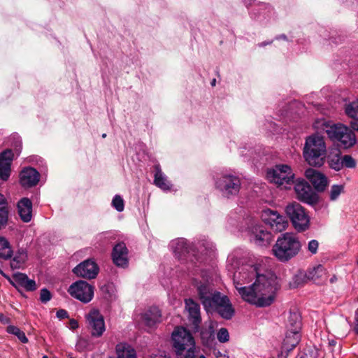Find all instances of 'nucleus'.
Masks as SVG:
<instances>
[{"instance_id":"1","label":"nucleus","mask_w":358,"mask_h":358,"mask_svg":"<svg viewBox=\"0 0 358 358\" xmlns=\"http://www.w3.org/2000/svg\"><path fill=\"white\" fill-rule=\"evenodd\" d=\"M252 278L256 277L255 282L248 287L242 286L239 279L241 273L234 274V283L236 289L241 298L249 303L258 307L270 306L275 300V293L278 289L276 278L274 275L259 274L257 268H252Z\"/></svg>"},{"instance_id":"2","label":"nucleus","mask_w":358,"mask_h":358,"mask_svg":"<svg viewBox=\"0 0 358 358\" xmlns=\"http://www.w3.org/2000/svg\"><path fill=\"white\" fill-rule=\"evenodd\" d=\"M192 285L196 287L199 299L207 312L215 311L225 319L230 320L235 313L229 299L213 289L206 282L193 279Z\"/></svg>"},{"instance_id":"3","label":"nucleus","mask_w":358,"mask_h":358,"mask_svg":"<svg viewBox=\"0 0 358 358\" xmlns=\"http://www.w3.org/2000/svg\"><path fill=\"white\" fill-rule=\"evenodd\" d=\"M303 156L310 166H322L324 164L327 157L324 138L318 134L308 136L303 149Z\"/></svg>"},{"instance_id":"4","label":"nucleus","mask_w":358,"mask_h":358,"mask_svg":"<svg viewBox=\"0 0 358 358\" xmlns=\"http://www.w3.org/2000/svg\"><path fill=\"white\" fill-rule=\"evenodd\" d=\"M301 248V245L298 237L293 233L286 232L278 238L272 252L279 261L286 262L296 257Z\"/></svg>"},{"instance_id":"5","label":"nucleus","mask_w":358,"mask_h":358,"mask_svg":"<svg viewBox=\"0 0 358 358\" xmlns=\"http://www.w3.org/2000/svg\"><path fill=\"white\" fill-rule=\"evenodd\" d=\"M171 338L173 349L178 356L184 357L187 355L189 357L193 355V351L196 350L195 341L189 331L178 327L173 331Z\"/></svg>"},{"instance_id":"6","label":"nucleus","mask_w":358,"mask_h":358,"mask_svg":"<svg viewBox=\"0 0 358 358\" xmlns=\"http://www.w3.org/2000/svg\"><path fill=\"white\" fill-rule=\"evenodd\" d=\"M285 212L293 227L298 232H303L310 228V217L306 209L299 203H289L286 206Z\"/></svg>"},{"instance_id":"7","label":"nucleus","mask_w":358,"mask_h":358,"mask_svg":"<svg viewBox=\"0 0 358 358\" xmlns=\"http://www.w3.org/2000/svg\"><path fill=\"white\" fill-rule=\"evenodd\" d=\"M294 176L291 167L285 164L276 165L266 173L268 180L278 186H284L285 189L294 182Z\"/></svg>"},{"instance_id":"8","label":"nucleus","mask_w":358,"mask_h":358,"mask_svg":"<svg viewBox=\"0 0 358 358\" xmlns=\"http://www.w3.org/2000/svg\"><path fill=\"white\" fill-rule=\"evenodd\" d=\"M215 185L223 196L229 197L238 193L241 188V181L239 178L236 176L223 174L217 179Z\"/></svg>"},{"instance_id":"9","label":"nucleus","mask_w":358,"mask_h":358,"mask_svg":"<svg viewBox=\"0 0 358 358\" xmlns=\"http://www.w3.org/2000/svg\"><path fill=\"white\" fill-rule=\"evenodd\" d=\"M68 292L73 298L86 303L94 296V287L85 281L78 280L69 287Z\"/></svg>"},{"instance_id":"10","label":"nucleus","mask_w":358,"mask_h":358,"mask_svg":"<svg viewBox=\"0 0 358 358\" xmlns=\"http://www.w3.org/2000/svg\"><path fill=\"white\" fill-rule=\"evenodd\" d=\"M294 191L296 198L308 204L316 203L318 199L317 194L308 182L303 179L297 180L294 184Z\"/></svg>"},{"instance_id":"11","label":"nucleus","mask_w":358,"mask_h":358,"mask_svg":"<svg viewBox=\"0 0 358 358\" xmlns=\"http://www.w3.org/2000/svg\"><path fill=\"white\" fill-rule=\"evenodd\" d=\"M262 217L265 223L276 231L281 232L286 229L288 222L285 217L280 215L278 211L269 208L264 210Z\"/></svg>"},{"instance_id":"12","label":"nucleus","mask_w":358,"mask_h":358,"mask_svg":"<svg viewBox=\"0 0 358 358\" xmlns=\"http://www.w3.org/2000/svg\"><path fill=\"white\" fill-rule=\"evenodd\" d=\"M315 127L323 130L332 141H338L344 131H348V127L343 124H333L325 120L316 122Z\"/></svg>"},{"instance_id":"13","label":"nucleus","mask_w":358,"mask_h":358,"mask_svg":"<svg viewBox=\"0 0 358 358\" xmlns=\"http://www.w3.org/2000/svg\"><path fill=\"white\" fill-rule=\"evenodd\" d=\"M92 335L96 337L101 336L104 332L105 322L103 315L98 310H92L86 317Z\"/></svg>"},{"instance_id":"14","label":"nucleus","mask_w":358,"mask_h":358,"mask_svg":"<svg viewBox=\"0 0 358 358\" xmlns=\"http://www.w3.org/2000/svg\"><path fill=\"white\" fill-rule=\"evenodd\" d=\"M73 271L78 276L92 279L97 275L99 267L94 261L87 259L75 267Z\"/></svg>"},{"instance_id":"15","label":"nucleus","mask_w":358,"mask_h":358,"mask_svg":"<svg viewBox=\"0 0 358 358\" xmlns=\"http://www.w3.org/2000/svg\"><path fill=\"white\" fill-rule=\"evenodd\" d=\"M306 178L317 191H323L327 185V177L318 171L309 168L305 171Z\"/></svg>"},{"instance_id":"16","label":"nucleus","mask_w":358,"mask_h":358,"mask_svg":"<svg viewBox=\"0 0 358 358\" xmlns=\"http://www.w3.org/2000/svg\"><path fill=\"white\" fill-rule=\"evenodd\" d=\"M112 258L117 266L125 267L128 265V249L124 243H118L114 246Z\"/></svg>"},{"instance_id":"17","label":"nucleus","mask_w":358,"mask_h":358,"mask_svg":"<svg viewBox=\"0 0 358 358\" xmlns=\"http://www.w3.org/2000/svg\"><path fill=\"white\" fill-rule=\"evenodd\" d=\"M40 174L34 168L24 169L20 175V182L24 187H31L37 185L39 181Z\"/></svg>"},{"instance_id":"18","label":"nucleus","mask_w":358,"mask_h":358,"mask_svg":"<svg viewBox=\"0 0 358 358\" xmlns=\"http://www.w3.org/2000/svg\"><path fill=\"white\" fill-rule=\"evenodd\" d=\"M11 283L15 287H22L28 292L34 291L37 288L35 280L29 279L26 274L19 272L13 274Z\"/></svg>"},{"instance_id":"19","label":"nucleus","mask_w":358,"mask_h":358,"mask_svg":"<svg viewBox=\"0 0 358 358\" xmlns=\"http://www.w3.org/2000/svg\"><path fill=\"white\" fill-rule=\"evenodd\" d=\"M252 238L254 243L259 246L269 244L272 241L273 236L262 226H256L252 229Z\"/></svg>"},{"instance_id":"20","label":"nucleus","mask_w":358,"mask_h":358,"mask_svg":"<svg viewBox=\"0 0 358 358\" xmlns=\"http://www.w3.org/2000/svg\"><path fill=\"white\" fill-rule=\"evenodd\" d=\"M18 215L24 222H29L32 218V203L28 198H22L17 203Z\"/></svg>"},{"instance_id":"21","label":"nucleus","mask_w":358,"mask_h":358,"mask_svg":"<svg viewBox=\"0 0 358 358\" xmlns=\"http://www.w3.org/2000/svg\"><path fill=\"white\" fill-rule=\"evenodd\" d=\"M185 302L190 320L194 325L198 326L201 322L200 306L192 299H185Z\"/></svg>"},{"instance_id":"22","label":"nucleus","mask_w":358,"mask_h":358,"mask_svg":"<svg viewBox=\"0 0 358 358\" xmlns=\"http://www.w3.org/2000/svg\"><path fill=\"white\" fill-rule=\"evenodd\" d=\"M309 281H313L317 284H322L327 280V272L322 265H318L307 271Z\"/></svg>"},{"instance_id":"23","label":"nucleus","mask_w":358,"mask_h":358,"mask_svg":"<svg viewBox=\"0 0 358 358\" xmlns=\"http://www.w3.org/2000/svg\"><path fill=\"white\" fill-rule=\"evenodd\" d=\"M154 184L163 190H169L172 186L171 182L162 171L159 165L155 166Z\"/></svg>"},{"instance_id":"24","label":"nucleus","mask_w":358,"mask_h":358,"mask_svg":"<svg viewBox=\"0 0 358 358\" xmlns=\"http://www.w3.org/2000/svg\"><path fill=\"white\" fill-rule=\"evenodd\" d=\"M161 313L157 307L150 308L143 315L146 326L152 327L156 323L161 321Z\"/></svg>"},{"instance_id":"25","label":"nucleus","mask_w":358,"mask_h":358,"mask_svg":"<svg viewBox=\"0 0 358 358\" xmlns=\"http://www.w3.org/2000/svg\"><path fill=\"white\" fill-rule=\"evenodd\" d=\"M174 250L173 252L176 255L178 256L179 259H182L185 257L187 255L192 253L194 255V251L192 247L187 243V241L185 239H179L175 242Z\"/></svg>"},{"instance_id":"26","label":"nucleus","mask_w":358,"mask_h":358,"mask_svg":"<svg viewBox=\"0 0 358 358\" xmlns=\"http://www.w3.org/2000/svg\"><path fill=\"white\" fill-rule=\"evenodd\" d=\"M287 327L289 332H299L301 328V315L297 312H289Z\"/></svg>"},{"instance_id":"27","label":"nucleus","mask_w":358,"mask_h":358,"mask_svg":"<svg viewBox=\"0 0 358 358\" xmlns=\"http://www.w3.org/2000/svg\"><path fill=\"white\" fill-rule=\"evenodd\" d=\"M343 148H350L354 146L357 143L355 132L348 127V131H344L340 139L337 141Z\"/></svg>"},{"instance_id":"28","label":"nucleus","mask_w":358,"mask_h":358,"mask_svg":"<svg viewBox=\"0 0 358 358\" xmlns=\"http://www.w3.org/2000/svg\"><path fill=\"white\" fill-rule=\"evenodd\" d=\"M117 358H136L135 350L129 344L121 343L117 345Z\"/></svg>"},{"instance_id":"29","label":"nucleus","mask_w":358,"mask_h":358,"mask_svg":"<svg viewBox=\"0 0 358 358\" xmlns=\"http://www.w3.org/2000/svg\"><path fill=\"white\" fill-rule=\"evenodd\" d=\"M300 341L299 332L287 331L283 341V345L287 350L294 348Z\"/></svg>"},{"instance_id":"30","label":"nucleus","mask_w":358,"mask_h":358,"mask_svg":"<svg viewBox=\"0 0 358 358\" xmlns=\"http://www.w3.org/2000/svg\"><path fill=\"white\" fill-rule=\"evenodd\" d=\"M344 110L349 118L358 121V99L346 103Z\"/></svg>"},{"instance_id":"31","label":"nucleus","mask_w":358,"mask_h":358,"mask_svg":"<svg viewBox=\"0 0 358 358\" xmlns=\"http://www.w3.org/2000/svg\"><path fill=\"white\" fill-rule=\"evenodd\" d=\"M27 255L24 250H19L10 261V267L13 269L21 268L25 263Z\"/></svg>"},{"instance_id":"32","label":"nucleus","mask_w":358,"mask_h":358,"mask_svg":"<svg viewBox=\"0 0 358 358\" xmlns=\"http://www.w3.org/2000/svg\"><path fill=\"white\" fill-rule=\"evenodd\" d=\"M12 253L9 242L5 238L0 236V257L9 259L11 257Z\"/></svg>"},{"instance_id":"33","label":"nucleus","mask_w":358,"mask_h":358,"mask_svg":"<svg viewBox=\"0 0 358 358\" xmlns=\"http://www.w3.org/2000/svg\"><path fill=\"white\" fill-rule=\"evenodd\" d=\"M309 279L308 278L307 271H299L294 275L291 286L294 288L302 286L303 284L308 282Z\"/></svg>"},{"instance_id":"34","label":"nucleus","mask_w":358,"mask_h":358,"mask_svg":"<svg viewBox=\"0 0 358 358\" xmlns=\"http://www.w3.org/2000/svg\"><path fill=\"white\" fill-rule=\"evenodd\" d=\"M6 331L10 334L16 336L22 343H28V338H27L24 332L21 331L17 327L9 325L6 328Z\"/></svg>"},{"instance_id":"35","label":"nucleus","mask_w":358,"mask_h":358,"mask_svg":"<svg viewBox=\"0 0 358 358\" xmlns=\"http://www.w3.org/2000/svg\"><path fill=\"white\" fill-rule=\"evenodd\" d=\"M214 325L210 323L207 329H203L201 332V337L203 343L208 344L214 338Z\"/></svg>"},{"instance_id":"36","label":"nucleus","mask_w":358,"mask_h":358,"mask_svg":"<svg viewBox=\"0 0 358 358\" xmlns=\"http://www.w3.org/2000/svg\"><path fill=\"white\" fill-rule=\"evenodd\" d=\"M328 162L330 168L336 171L343 169L342 157H341L340 153L329 157Z\"/></svg>"},{"instance_id":"37","label":"nucleus","mask_w":358,"mask_h":358,"mask_svg":"<svg viewBox=\"0 0 358 358\" xmlns=\"http://www.w3.org/2000/svg\"><path fill=\"white\" fill-rule=\"evenodd\" d=\"M344 192L343 185H334L329 191V199L331 201H336L338 196Z\"/></svg>"},{"instance_id":"38","label":"nucleus","mask_w":358,"mask_h":358,"mask_svg":"<svg viewBox=\"0 0 358 358\" xmlns=\"http://www.w3.org/2000/svg\"><path fill=\"white\" fill-rule=\"evenodd\" d=\"M13 158V154L11 150H6L0 154V164H7L10 166Z\"/></svg>"},{"instance_id":"39","label":"nucleus","mask_w":358,"mask_h":358,"mask_svg":"<svg viewBox=\"0 0 358 358\" xmlns=\"http://www.w3.org/2000/svg\"><path fill=\"white\" fill-rule=\"evenodd\" d=\"M8 220V210L7 206H0V229L5 227Z\"/></svg>"},{"instance_id":"40","label":"nucleus","mask_w":358,"mask_h":358,"mask_svg":"<svg viewBox=\"0 0 358 358\" xmlns=\"http://www.w3.org/2000/svg\"><path fill=\"white\" fill-rule=\"evenodd\" d=\"M343 167L353 169L356 167L357 162L355 159L349 155H345L342 157Z\"/></svg>"},{"instance_id":"41","label":"nucleus","mask_w":358,"mask_h":358,"mask_svg":"<svg viewBox=\"0 0 358 358\" xmlns=\"http://www.w3.org/2000/svg\"><path fill=\"white\" fill-rule=\"evenodd\" d=\"M112 205L118 212H122L124 210V200L120 195H115L113 197L112 201Z\"/></svg>"},{"instance_id":"42","label":"nucleus","mask_w":358,"mask_h":358,"mask_svg":"<svg viewBox=\"0 0 358 358\" xmlns=\"http://www.w3.org/2000/svg\"><path fill=\"white\" fill-rule=\"evenodd\" d=\"M217 340L220 343H227L229 341V334L226 328H221L217 334Z\"/></svg>"},{"instance_id":"43","label":"nucleus","mask_w":358,"mask_h":358,"mask_svg":"<svg viewBox=\"0 0 358 358\" xmlns=\"http://www.w3.org/2000/svg\"><path fill=\"white\" fill-rule=\"evenodd\" d=\"M10 173V166L7 164H0V178L6 181L8 179Z\"/></svg>"},{"instance_id":"44","label":"nucleus","mask_w":358,"mask_h":358,"mask_svg":"<svg viewBox=\"0 0 358 358\" xmlns=\"http://www.w3.org/2000/svg\"><path fill=\"white\" fill-rule=\"evenodd\" d=\"M319 247V242L317 240H311L308 243V250L312 254L315 255L317 252Z\"/></svg>"},{"instance_id":"45","label":"nucleus","mask_w":358,"mask_h":358,"mask_svg":"<svg viewBox=\"0 0 358 358\" xmlns=\"http://www.w3.org/2000/svg\"><path fill=\"white\" fill-rule=\"evenodd\" d=\"M51 299V294L49 290L45 288H43L41 290L40 293V299L42 302L46 303L49 301Z\"/></svg>"},{"instance_id":"46","label":"nucleus","mask_w":358,"mask_h":358,"mask_svg":"<svg viewBox=\"0 0 358 358\" xmlns=\"http://www.w3.org/2000/svg\"><path fill=\"white\" fill-rule=\"evenodd\" d=\"M213 355L216 358H229L228 355V352L224 350V352H221L219 350L215 349L213 350Z\"/></svg>"},{"instance_id":"47","label":"nucleus","mask_w":358,"mask_h":358,"mask_svg":"<svg viewBox=\"0 0 358 358\" xmlns=\"http://www.w3.org/2000/svg\"><path fill=\"white\" fill-rule=\"evenodd\" d=\"M57 317L59 319H65L69 317L68 313L66 310L59 309L57 311Z\"/></svg>"},{"instance_id":"48","label":"nucleus","mask_w":358,"mask_h":358,"mask_svg":"<svg viewBox=\"0 0 358 358\" xmlns=\"http://www.w3.org/2000/svg\"><path fill=\"white\" fill-rule=\"evenodd\" d=\"M353 331L355 334L358 335V308L355 310V325L353 327Z\"/></svg>"},{"instance_id":"49","label":"nucleus","mask_w":358,"mask_h":358,"mask_svg":"<svg viewBox=\"0 0 358 358\" xmlns=\"http://www.w3.org/2000/svg\"><path fill=\"white\" fill-rule=\"evenodd\" d=\"M0 322L3 324H7L10 322V319L6 315L0 313Z\"/></svg>"},{"instance_id":"50","label":"nucleus","mask_w":358,"mask_h":358,"mask_svg":"<svg viewBox=\"0 0 358 358\" xmlns=\"http://www.w3.org/2000/svg\"><path fill=\"white\" fill-rule=\"evenodd\" d=\"M69 324H70L71 328L73 329H76L78 327V323L74 319L71 320Z\"/></svg>"},{"instance_id":"51","label":"nucleus","mask_w":358,"mask_h":358,"mask_svg":"<svg viewBox=\"0 0 358 358\" xmlns=\"http://www.w3.org/2000/svg\"><path fill=\"white\" fill-rule=\"evenodd\" d=\"M183 358H206L204 355H201L199 356H196V350H194L193 351V355L189 357H187V355H185V357Z\"/></svg>"},{"instance_id":"52","label":"nucleus","mask_w":358,"mask_h":358,"mask_svg":"<svg viewBox=\"0 0 358 358\" xmlns=\"http://www.w3.org/2000/svg\"><path fill=\"white\" fill-rule=\"evenodd\" d=\"M0 206H7L6 201L3 195L0 194Z\"/></svg>"},{"instance_id":"53","label":"nucleus","mask_w":358,"mask_h":358,"mask_svg":"<svg viewBox=\"0 0 358 358\" xmlns=\"http://www.w3.org/2000/svg\"><path fill=\"white\" fill-rule=\"evenodd\" d=\"M154 358H171L169 356H167L166 354H159V355H155Z\"/></svg>"},{"instance_id":"54","label":"nucleus","mask_w":358,"mask_h":358,"mask_svg":"<svg viewBox=\"0 0 358 358\" xmlns=\"http://www.w3.org/2000/svg\"><path fill=\"white\" fill-rule=\"evenodd\" d=\"M336 280H337V277H336L335 275H334L330 278V280H329V281H330V282H331V283H334V282H335Z\"/></svg>"},{"instance_id":"55","label":"nucleus","mask_w":358,"mask_h":358,"mask_svg":"<svg viewBox=\"0 0 358 358\" xmlns=\"http://www.w3.org/2000/svg\"><path fill=\"white\" fill-rule=\"evenodd\" d=\"M215 83H216V80H215V79H213V80L211 81V85H212V86H215Z\"/></svg>"},{"instance_id":"56","label":"nucleus","mask_w":358,"mask_h":358,"mask_svg":"<svg viewBox=\"0 0 358 358\" xmlns=\"http://www.w3.org/2000/svg\"><path fill=\"white\" fill-rule=\"evenodd\" d=\"M106 136V134H103L102 135V137H103V138H105Z\"/></svg>"},{"instance_id":"57","label":"nucleus","mask_w":358,"mask_h":358,"mask_svg":"<svg viewBox=\"0 0 358 358\" xmlns=\"http://www.w3.org/2000/svg\"><path fill=\"white\" fill-rule=\"evenodd\" d=\"M43 358H48V357L47 355H43Z\"/></svg>"},{"instance_id":"58","label":"nucleus","mask_w":358,"mask_h":358,"mask_svg":"<svg viewBox=\"0 0 358 358\" xmlns=\"http://www.w3.org/2000/svg\"><path fill=\"white\" fill-rule=\"evenodd\" d=\"M357 264H358V259H357Z\"/></svg>"}]
</instances>
